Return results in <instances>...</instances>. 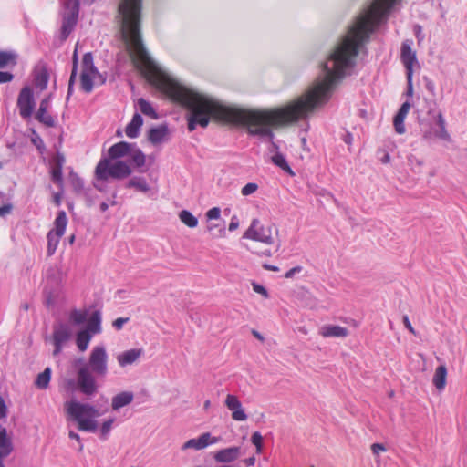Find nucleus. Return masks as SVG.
I'll return each mask as SVG.
<instances>
[{
    "mask_svg": "<svg viewBox=\"0 0 467 467\" xmlns=\"http://www.w3.org/2000/svg\"><path fill=\"white\" fill-rule=\"evenodd\" d=\"M411 105L409 101H405L400 108L399 111L397 112L400 115H402L404 117L407 116Z\"/></svg>",
    "mask_w": 467,
    "mask_h": 467,
    "instance_id": "3c124183",
    "label": "nucleus"
},
{
    "mask_svg": "<svg viewBox=\"0 0 467 467\" xmlns=\"http://www.w3.org/2000/svg\"><path fill=\"white\" fill-rule=\"evenodd\" d=\"M7 415V407L5 400L0 398V419L5 418Z\"/></svg>",
    "mask_w": 467,
    "mask_h": 467,
    "instance_id": "5fc2aeb1",
    "label": "nucleus"
},
{
    "mask_svg": "<svg viewBox=\"0 0 467 467\" xmlns=\"http://www.w3.org/2000/svg\"><path fill=\"white\" fill-rule=\"evenodd\" d=\"M169 130L166 125L151 128L148 131V140L153 145L161 144L168 140Z\"/></svg>",
    "mask_w": 467,
    "mask_h": 467,
    "instance_id": "f3484780",
    "label": "nucleus"
},
{
    "mask_svg": "<svg viewBox=\"0 0 467 467\" xmlns=\"http://www.w3.org/2000/svg\"><path fill=\"white\" fill-rule=\"evenodd\" d=\"M319 334L323 337H346L348 336V330L337 325H325L320 327Z\"/></svg>",
    "mask_w": 467,
    "mask_h": 467,
    "instance_id": "aec40b11",
    "label": "nucleus"
},
{
    "mask_svg": "<svg viewBox=\"0 0 467 467\" xmlns=\"http://www.w3.org/2000/svg\"><path fill=\"white\" fill-rule=\"evenodd\" d=\"M128 158L137 168H140L145 165L146 157L135 144L133 145V149L130 150Z\"/></svg>",
    "mask_w": 467,
    "mask_h": 467,
    "instance_id": "c85d7f7f",
    "label": "nucleus"
},
{
    "mask_svg": "<svg viewBox=\"0 0 467 467\" xmlns=\"http://www.w3.org/2000/svg\"><path fill=\"white\" fill-rule=\"evenodd\" d=\"M257 189H258V185L256 183L249 182L242 188L241 193L244 196H248V195L255 192L257 191Z\"/></svg>",
    "mask_w": 467,
    "mask_h": 467,
    "instance_id": "79ce46f5",
    "label": "nucleus"
},
{
    "mask_svg": "<svg viewBox=\"0 0 467 467\" xmlns=\"http://www.w3.org/2000/svg\"><path fill=\"white\" fill-rule=\"evenodd\" d=\"M137 104L142 114L151 118L152 119H158V114L152 105L146 99L140 98L138 99Z\"/></svg>",
    "mask_w": 467,
    "mask_h": 467,
    "instance_id": "2f4dec72",
    "label": "nucleus"
},
{
    "mask_svg": "<svg viewBox=\"0 0 467 467\" xmlns=\"http://www.w3.org/2000/svg\"><path fill=\"white\" fill-rule=\"evenodd\" d=\"M69 182L71 186L73 187L74 191L77 192H79L83 190L84 182L83 181L78 177V175L73 171L69 173Z\"/></svg>",
    "mask_w": 467,
    "mask_h": 467,
    "instance_id": "4c0bfd02",
    "label": "nucleus"
},
{
    "mask_svg": "<svg viewBox=\"0 0 467 467\" xmlns=\"http://www.w3.org/2000/svg\"><path fill=\"white\" fill-rule=\"evenodd\" d=\"M252 443L256 447V452L261 453L263 450V436L260 432L255 431L251 437Z\"/></svg>",
    "mask_w": 467,
    "mask_h": 467,
    "instance_id": "a19ab883",
    "label": "nucleus"
},
{
    "mask_svg": "<svg viewBox=\"0 0 467 467\" xmlns=\"http://www.w3.org/2000/svg\"><path fill=\"white\" fill-rule=\"evenodd\" d=\"M62 235H58L57 234H55L54 231H50L47 234V254L48 255H52L57 247V244H59L60 238Z\"/></svg>",
    "mask_w": 467,
    "mask_h": 467,
    "instance_id": "c9c22d12",
    "label": "nucleus"
},
{
    "mask_svg": "<svg viewBox=\"0 0 467 467\" xmlns=\"http://www.w3.org/2000/svg\"><path fill=\"white\" fill-rule=\"evenodd\" d=\"M412 75L407 74V96L411 97L413 95V86H412Z\"/></svg>",
    "mask_w": 467,
    "mask_h": 467,
    "instance_id": "8fccbe9b",
    "label": "nucleus"
},
{
    "mask_svg": "<svg viewBox=\"0 0 467 467\" xmlns=\"http://www.w3.org/2000/svg\"><path fill=\"white\" fill-rule=\"evenodd\" d=\"M72 333L73 331L69 325L66 323L56 325L53 332V341L65 343L71 337Z\"/></svg>",
    "mask_w": 467,
    "mask_h": 467,
    "instance_id": "412c9836",
    "label": "nucleus"
},
{
    "mask_svg": "<svg viewBox=\"0 0 467 467\" xmlns=\"http://www.w3.org/2000/svg\"><path fill=\"white\" fill-rule=\"evenodd\" d=\"M101 314L99 310L94 311L88 320L87 329L89 333L100 332Z\"/></svg>",
    "mask_w": 467,
    "mask_h": 467,
    "instance_id": "bb28decb",
    "label": "nucleus"
},
{
    "mask_svg": "<svg viewBox=\"0 0 467 467\" xmlns=\"http://www.w3.org/2000/svg\"><path fill=\"white\" fill-rule=\"evenodd\" d=\"M114 421H115V419L110 418L102 423V425L100 427V436L102 439L106 440L108 438Z\"/></svg>",
    "mask_w": 467,
    "mask_h": 467,
    "instance_id": "ea45409f",
    "label": "nucleus"
},
{
    "mask_svg": "<svg viewBox=\"0 0 467 467\" xmlns=\"http://www.w3.org/2000/svg\"><path fill=\"white\" fill-rule=\"evenodd\" d=\"M100 77L94 66L91 53H86L82 58V71L80 75V86L84 92L90 93L96 78Z\"/></svg>",
    "mask_w": 467,
    "mask_h": 467,
    "instance_id": "0eeeda50",
    "label": "nucleus"
},
{
    "mask_svg": "<svg viewBox=\"0 0 467 467\" xmlns=\"http://www.w3.org/2000/svg\"><path fill=\"white\" fill-rule=\"evenodd\" d=\"M65 410L69 420L78 423V429L82 431L95 432L98 429L96 418L101 413L90 403L70 400L64 404Z\"/></svg>",
    "mask_w": 467,
    "mask_h": 467,
    "instance_id": "7ed1b4c3",
    "label": "nucleus"
},
{
    "mask_svg": "<svg viewBox=\"0 0 467 467\" xmlns=\"http://www.w3.org/2000/svg\"><path fill=\"white\" fill-rule=\"evenodd\" d=\"M13 451L11 439L7 436L5 428L0 427V453L7 457Z\"/></svg>",
    "mask_w": 467,
    "mask_h": 467,
    "instance_id": "393cba45",
    "label": "nucleus"
},
{
    "mask_svg": "<svg viewBox=\"0 0 467 467\" xmlns=\"http://www.w3.org/2000/svg\"><path fill=\"white\" fill-rule=\"evenodd\" d=\"M220 440V437H214L212 436L210 432H204L201 434L198 438L190 439L186 442H184L182 446V450L186 451L189 449H193L196 451H200L205 449L209 445L219 442Z\"/></svg>",
    "mask_w": 467,
    "mask_h": 467,
    "instance_id": "9d476101",
    "label": "nucleus"
},
{
    "mask_svg": "<svg viewBox=\"0 0 467 467\" xmlns=\"http://www.w3.org/2000/svg\"><path fill=\"white\" fill-rule=\"evenodd\" d=\"M403 324L406 327V328L412 334H416L413 327L411 326V323L407 316L403 317Z\"/></svg>",
    "mask_w": 467,
    "mask_h": 467,
    "instance_id": "bf43d9fd",
    "label": "nucleus"
},
{
    "mask_svg": "<svg viewBox=\"0 0 467 467\" xmlns=\"http://www.w3.org/2000/svg\"><path fill=\"white\" fill-rule=\"evenodd\" d=\"M424 80V83H425V88L426 90L431 94L432 95L433 97L436 96V88H435V84L434 82L430 79L429 78L425 77L423 78Z\"/></svg>",
    "mask_w": 467,
    "mask_h": 467,
    "instance_id": "37998d69",
    "label": "nucleus"
},
{
    "mask_svg": "<svg viewBox=\"0 0 467 467\" xmlns=\"http://www.w3.org/2000/svg\"><path fill=\"white\" fill-rule=\"evenodd\" d=\"M142 354L143 350L141 348H132L118 355L117 360L119 365L124 368L128 365L133 364L141 357Z\"/></svg>",
    "mask_w": 467,
    "mask_h": 467,
    "instance_id": "a211bd4d",
    "label": "nucleus"
},
{
    "mask_svg": "<svg viewBox=\"0 0 467 467\" xmlns=\"http://www.w3.org/2000/svg\"><path fill=\"white\" fill-rule=\"evenodd\" d=\"M61 195H62V192H57L54 194L53 196V199H54V202L56 203V205L59 206L60 203H61Z\"/></svg>",
    "mask_w": 467,
    "mask_h": 467,
    "instance_id": "e2e57ef3",
    "label": "nucleus"
},
{
    "mask_svg": "<svg viewBox=\"0 0 467 467\" xmlns=\"http://www.w3.org/2000/svg\"><path fill=\"white\" fill-rule=\"evenodd\" d=\"M131 172L132 170L127 161L111 162L110 160L104 158L96 166L95 178L98 181H107L109 177L120 180L129 177Z\"/></svg>",
    "mask_w": 467,
    "mask_h": 467,
    "instance_id": "39448f33",
    "label": "nucleus"
},
{
    "mask_svg": "<svg viewBox=\"0 0 467 467\" xmlns=\"http://www.w3.org/2000/svg\"><path fill=\"white\" fill-rule=\"evenodd\" d=\"M91 340V334L88 330H81L77 334L76 343L78 349L84 352Z\"/></svg>",
    "mask_w": 467,
    "mask_h": 467,
    "instance_id": "72a5a7b5",
    "label": "nucleus"
},
{
    "mask_svg": "<svg viewBox=\"0 0 467 467\" xmlns=\"http://www.w3.org/2000/svg\"><path fill=\"white\" fill-rule=\"evenodd\" d=\"M263 267L266 270H270V271H274V272H277L279 271V268L275 265H268V264H265L263 265Z\"/></svg>",
    "mask_w": 467,
    "mask_h": 467,
    "instance_id": "69168bd1",
    "label": "nucleus"
},
{
    "mask_svg": "<svg viewBox=\"0 0 467 467\" xmlns=\"http://www.w3.org/2000/svg\"><path fill=\"white\" fill-rule=\"evenodd\" d=\"M239 226V222L236 216H233L231 222L229 223V231L233 232L236 230Z\"/></svg>",
    "mask_w": 467,
    "mask_h": 467,
    "instance_id": "13d9d810",
    "label": "nucleus"
},
{
    "mask_svg": "<svg viewBox=\"0 0 467 467\" xmlns=\"http://www.w3.org/2000/svg\"><path fill=\"white\" fill-rule=\"evenodd\" d=\"M72 62H73V67H72L71 73H75V75L77 76V71H78V54H77V50H75V52L73 54Z\"/></svg>",
    "mask_w": 467,
    "mask_h": 467,
    "instance_id": "052dcab7",
    "label": "nucleus"
},
{
    "mask_svg": "<svg viewBox=\"0 0 467 467\" xmlns=\"http://www.w3.org/2000/svg\"><path fill=\"white\" fill-rule=\"evenodd\" d=\"M180 220L188 227L194 228L198 224V219L189 211L182 210L179 213Z\"/></svg>",
    "mask_w": 467,
    "mask_h": 467,
    "instance_id": "f704fd0d",
    "label": "nucleus"
},
{
    "mask_svg": "<svg viewBox=\"0 0 467 467\" xmlns=\"http://www.w3.org/2000/svg\"><path fill=\"white\" fill-rule=\"evenodd\" d=\"M301 271H302L301 266H295L285 274V277L292 278L296 274L300 273Z\"/></svg>",
    "mask_w": 467,
    "mask_h": 467,
    "instance_id": "864d4df0",
    "label": "nucleus"
},
{
    "mask_svg": "<svg viewBox=\"0 0 467 467\" xmlns=\"http://www.w3.org/2000/svg\"><path fill=\"white\" fill-rule=\"evenodd\" d=\"M51 368H46L43 372L39 373L35 380V386L39 389H46L49 386L51 379Z\"/></svg>",
    "mask_w": 467,
    "mask_h": 467,
    "instance_id": "cd10ccee",
    "label": "nucleus"
},
{
    "mask_svg": "<svg viewBox=\"0 0 467 467\" xmlns=\"http://www.w3.org/2000/svg\"><path fill=\"white\" fill-rule=\"evenodd\" d=\"M65 162V158L62 154L57 153L54 158L52 166H51V180L54 183L57 184V186L62 189L63 188V175L62 169Z\"/></svg>",
    "mask_w": 467,
    "mask_h": 467,
    "instance_id": "2eb2a0df",
    "label": "nucleus"
},
{
    "mask_svg": "<svg viewBox=\"0 0 467 467\" xmlns=\"http://www.w3.org/2000/svg\"><path fill=\"white\" fill-rule=\"evenodd\" d=\"M241 455V448L234 446L218 451L214 455L217 462H232Z\"/></svg>",
    "mask_w": 467,
    "mask_h": 467,
    "instance_id": "dca6fc26",
    "label": "nucleus"
},
{
    "mask_svg": "<svg viewBox=\"0 0 467 467\" xmlns=\"http://www.w3.org/2000/svg\"><path fill=\"white\" fill-rule=\"evenodd\" d=\"M130 321L129 317H119L113 322V327L117 330H120L125 324H127Z\"/></svg>",
    "mask_w": 467,
    "mask_h": 467,
    "instance_id": "de8ad7c7",
    "label": "nucleus"
},
{
    "mask_svg": "<svg viewBox=\"0 0 467 467\" xmlns=\"http://www.w3.org/2000/svg\"><path fill=\"white\" fill-rule=\"evenodd\" d=\"M49 76L47 69L44 67H37L35 70V86L40 90H44L47 87Z\"/></svg>",
    "mask_w": 467,
    "mask_h": 467,
    "instance_id": "5701e85b",
    "label": "nucleus"
},
{
    "mask_svg": "<svg viewBox=\"0 0 467 467\" xmlns=\"http://www.w3.org/2000/svg\"><path fill=\"white\" fill-rule=\"evenodd\" d=\"M426 108V119H438V115H443L442 111L439 109V103L435 98L424 99Z\"/></svg>",
    "mask_w": 467,
    "mask_h": 467,
    "instance_id": "a878e982",
    "label": "nucleus"
},
{
    "mask_svg": "<svg viewBox=\"0 0 467 467\" xmlns=\"http://www.w3.org/2000/svg\"><path fill=\"white\" fill-rule=\"evenodd\" d=\"M405 118L406 117L400 115L398 113L394 117L393 125H394L395 131L398 134H403L406 131L405 125H404Z\"/></svg>",
    "mask_w": 467,
    "mask_h": 467,
    "instance_id": "58836bf2",
    "label": "nucleus"
},
{
    "mask_svg": "<svg viewBox=\"0 0 467 467\" xmlns=\"http://www.w3.org/2000/svg\"><path fill=\"white\" fill-rule=\"evenodd\" d=\"M400 59L406 68L407 74H413V67L418 64L416 53L411 48V41L406 40L400 48Z\"/></svg>",
    "mask_w": 467,
    "mask_h": 467,
    "instance_id": "9b49d317",
    "label": "nucleus"
},
{
    "mask_svg": "<svg viewBox=\"0 0 467 467\" xmlns=\"http://www.w3.org/2000/svg\"><path fill=\"white\" fill-rule=\"evenodd\" d=\"M14 78L13 74L9 72L0 71V84L12 81Z\"/></svg>",
    "mask_w": 467,
    "mask_h": 467,
    "instance_id": "09e8293b",
    "label": "nucleus"
},
{
    "mask_svg": "<svg viewBox=\"0 0 467 467\" xmlns=\"http://www.w3.org/2000/svg\"><path fill=\"white\" fill-rule=\"evenodd\" d=\"M244 464L249 467L254 465L255 458L254 457H249L244 461Z\"/></svg>",
    "mask_w": 467,
    "mask_h": 467,
    "instance_id": "0e129e2a",
    "label": "nucleus"
},
{
    "mask_svg": "<svg viewBox=\"0 0 467 467\" xmlns=\"http://www.w3.org/2000/svg\"><path fill=\"white\" fill-rule=\"evenodd\" d=\"M252 286L254 292L262 295L265 298H267L269 296L267 290L263 285L257 283H253Z\"/></svg>",
    "mask_w": 467,
    "mask_h": 467,
    "instance_id": "a18cd8bd",
    "label": "nucleus"
},
{
    "mask_svg": "<svg viewBox=\"0 0 467 467\" xmlns=\"http://www.w3.org/2000/svg\"><path fill=\"white\" fill-rule=\"evenodd\" d=\"M143 124V119L139 113H135L125 129L126 135L130 139H135L140 135V128Z\"/></svg>",
    "mask_w": 467,
    "mask_h": 467,
    "instance_id": "4be33fe9",
    "label": "nucleus"
},
{
    "mask_svg": "<svg viewBox=\"0 0 467 467\" xmlns=\"http://www.w3.org/2000/svg\"><path fill=\"white\" fill-rule=\"evenodd\" d=\"M220 215H221V210L219 207H213L206 213V217L208 220L219 219Z\"/></svg>",
    "mask_w": 467,
    "mask_h": 467,
    "instance_id": "c03bdc74",
    "label": "nucleus"
},
{
    "mask_svg": "<svg viewBox=\"0 0 467 467\" xmlns=\"http://www.w3.org/2000/svg\"><path fill=\"white\" fill-rule=\"evenodd\" d=\"M77 389L88 397L94 396L99 389V380L107 377L109 372L108 353L104 346H96L90 351L88 360L80 358L74 361ZM68 385L75 382L68 380Z\"/></svg>",
    "mask_w": 467,
    "mask_h": 467,
    "instance_id": "f03ea898",
    "label": "nucleus"
},
{
    "mask_svg": "<svg viewBox=\"0 0 467 467\" xmlns=\"http://www.w3.org/2000/svg\"><path fill=\"white\" fill-rule=\"evenodd\" d=\"M54 224V233L57 234L58 235H63L65 234L66 227L67 224V217L64 211L58 212L57 218L55 219Z\"/></svg>",
    "mask_w": 467,
    "mask_h": 467,
    "instance_id": "7c9ffc66",
    "label": "nucleus"
},
{
    "mask_svg": "<svg viewBox=\"0 0 467 467\" xmlns=\"http://www.w3.org/2000/svg\"><path fill=\"white\" fill-rule=\"evenodd\" d=\"M371 451L375 456H379L380 452L387 451V448L382 443H373L371 445Z\"/></svg>",
    "mask_w": 467,
    "mask_h": 467,
    "instance_id": "49530a36",
    "label": "nucleus"
},
{
    "mask_svg": "<svg viewBox=\"0 0 467 467\" xmlns=\"http://www.w3.org/2000/svg\"><path fill=\"white\" fill-rule=\"evenodd\" d=\"M382 163H389L390 161V156L388 152H384L383 157L380 159Z\"/></svg>",
    "mask_w": 467,
    "mask_h": 467,
    "instance_id": "338daca9",
    "label": "nucleus"
},
{
    "mask_svg": "<svg viewBox=\"0 0 467 467\" xmlns=\"http://www.w3.org/2000/svg\"><path fill=\"white\" fill-rule=\"evenodd\" d=\"M101 181H98L96 179V182H94V186L96 189H98L99 191L100 192H103L104 191V186L102 185V183H100Z\"/></svg>",
    "mask_w": 467,
    "mask_h": 467,
    "instance_id": "774afa93",
    "label": "nucleus"
},
{
    "mask_svg": "<svg viewBox=\"0 0 467 467\" xmlns=\"http://www.w3.org/2000/svg\"><path fill=\"white\" fill-rule=\"evenodd\" d=\"M447 368L445 365L439 366L433 375L432 383L438 390H442L446 385Z\"/></svg>",
    "mask_w": 467,
    "mask_h": 467,
    "instance_id": "b1692460",
    "label": "nucleus"
},
{
    "mask_svg": "<svg viewBox=\"0 0 467 467\" xmlns=\"http://www.w3.org/2000/svg\"><path fill=\"white\" fill-rule=\"evenodd\" d=\"M17 106L22 118L27 119L32 116L35 101L30 88L25 87L21 89L17 99Z\"/></svg>",
    "mask_w": 467,
    "mask_h": 467,
    "instance_id": "1a4fd4ad",
    "label": "nucleus"
},
{
    "mask_svg": "<svg viewBox=\"0 0 467 467\" xmlns=\"http://www.w3.org/2000/svg\"><path fill=\"white\" fill-rule=\"evenodd\" d=\"M64 343H58L57 341H54V345H55V349H54V352L53 354L56 356L57 354L60 353L61 349H62V346H63Z\"/></svg>",
    "mask_w": 467,
    "mask_h": 467,
    "instance_id": "680f3d73",
    "label": "nucleus"
},
{
    "mask_svg": "<svg viewBox=\"0 0 467 467\" xmlns=\"http://www.w3.org/2000/svg\"><path fill=\"white\" fill-rule=\"evenodd\" d=\"M421 137L426 141L440 140L448 143L452 141L447 130L446 120L443 115H438V119H419Z\"/></svg>",
    "mask_w": 467,
    "mask_h": 467,
    "instance_id": "20e7f679",
    "label": "nucleus"
},
{
    "mask_svg": "<svg viewBox=\"0 0 467 467\" xmlns=\"http://www.w3.org/2000/svg\"><path fill=\"white\" fill-rule=\"evenodd\" d=\"M13 206L11 204H5L0 207V216H5L11 213Z\"/></svg>",
    "mask_w": 467,
    "mask_h": 467,
    "instance_id": "4d7b16f0",
    "label": "nucleus"
},
{
    "mask_svg": "<svg viewBox=\"0 0 467 467\" xmlns=\"http://www.w3.org/2000/svg\"><path fill=\"white\" fill-rule=\"evenodd\" d=\"M243 238L251 239L265 244H273L275 239L270 227H265L258 219H253L250 226L244 232Z\"/></svg>",
    "mask_w": 467,
    "mask_h": 467,
    "instance_id": "6e6552de",
    "label": "nucleus"
},
{
    "mask_svg": "<svg viewBox=\"0 0 467 467\" xmlns=\"http://www.w3.org/2000/svg\"><path fill=\"white\" fill-rule=\"evenodd\" d=\"M69 319L75 325H81L87 320V313L85 311L74 309L70 312Z\"/></svg>",
    "mask_w": 467,
    "mask_h": 467,
    "instance_id": "e433bc0d",
    "label": "nucleus"
},
{
    "mask_svg": "<svg viewBox=\"0 0 467 467\" xmlns=\"http://www.w3.org/2000/svg\"><path fill=\"white\" fill-rule=\"evenodd\" d=\"M68 436H69V438L76 440L79 443L78 451H83V444L81 443V440H80L79 435L78 433L74 432L73 431H69Z\"/></svg>",
    "mask_w": 467,
    "mask_h": 467,
    "instance_id": "6e6d98bb",
    "label": "nucleus"
},
{
    "mask_svg": "<svg viewBox=\"0 0 467 467\" xmlns=\"http://www.w3.org/2000/svg\"><path fill=\"white\" fill-rule=\"evenodd\" d=\"M134 400V394L131 391H122L111 399V409L114 411L119 410L121 408L130 405Z\"/></svg>",
    "mask_w": 467,
    "mask_h": 467,
    "instance_id": "6ab92c4d",
    "label": "nucleus"
},
{
    "mask_svg": "<svg viewBox=\"0 0 467 467\" xmlns=\"http://www.w3.org/2000/svg\"><path fill=\"white\" fill-rule=\"evenodd\" d=\"M77 76L75 73H71L69 81H68V91H67V99L72 95L73 93V87L76 80Z\"/></svg>",
    "mask_w": 467,
    "mask_h": 467,
    "instance_id": "603ef678",
    "label": "nucleus"
},
{
    "mask_svg": "<svg viewBox=\"0 0 467 467\" xmlns=\"http://www.w3.org/2000/svg\"><path fill=\"white\" fill-rule=\"evenodd\" d=\"M397 0H374L354 23L321 65V74L299 97L281 108L273 109H244L226 106L206 95L196 92L171 78L149 56L140 35L142 0H120L118 18L120 34L127 51L135 65L148 80L190 110L188 129L197 125L208 126L210 118L246 127L249 134L272 140V127H279L306 119L317 109L324 106L331 98L337 83L355 66L358 52L370 35L386 22L388 14ZM277 145L271 141L273 163L290 175H294L285 156L275 151Z\"/></svg>",
    "mask_w": 467,
    "mask_h": 467,
    "instance_id": "f257e3e1",
    "label": "nucleus"
},
{
    "mask_svg": "<svg viewBox=\"0 0 467 467\" xmlns=\"http://www.w3.org/2000/svg\"><path fill=\"white\" fill-rule=\"evenodd\" d=\"M225 406L232 411V418L237 421H244L247 419V415L242 408V403L237 396L228 394L224 401Z\"/></svg>",
    "mask_w": 467,
    "mask_h": 467,
    "instance_id": "f8f14e48",
    "label": "nucleus"
},
{
    "mask_svg": "<svg viewBox=\"0 0 467 467\" xmlns=\"http://www.w3.org/2000/svg\"><path fill=\"white\" fill-rule=\"evenodd\" d=\"M134 143L120 141L112 145L108 150V158L110 161H115L119 158L128 157L130 150L133 149Z\"/></svg>",
    "mask_w": 467,
    "mask_h": 467,
    "instance_id": "4468645a",
    "label": "nucleus"
},
{
    "mask_svg": "<svg viewBox=\"0 0 467 467\" xmlns=\"http://www.w3.org/2000/svg\"><path fill=\"white\" fill-rule=\"evenodd\" d=\"M50 100L51 95L43 99L36 114V119L47 127H54L56 125L54 118L47 112L50 106Z\"/></svg>",
    "mask_w": 467,
    "mask_h": 467,
    "instance_id": "ddd939ff",
    "label": "nucleus"
},
{
    "mask_svg": "<svg viewBox=\"0 0 467 467\" xmlns=\"http://www.w3.org/2000/svg\"><path fill=\"white\" fill-rule=\"evenodd\" d=\"M17 55L13 51H0V68L16 65Z\"/></svg>",
    "mask_w": 467,
    "mask_h": 467,
    "instance_id": "c756f323",
    "label": "nucleus"
},
{
    "mask_svg": "<svg viewBox=\"0 0 467 467\" xmlns=\"http://www.w3.org/2000/svg\"><path fill=\"white\" fill-rule=\"evenodd\" d=\"M78 0H63L61 38L66 40L73 31L78 16Z\"/></svg>",
    "mask_w": 467,
    "mask_h": 467,
    "instance_id": "423d86ee",
    "label": "nucleus"
},
{
    "mask_svg": "<svg viewBox=\"0 0 467 467\" xmlns=\"http://www.w3.org/2000/svg\"><path fill=\"white\" fill-rule=\"evenodd\" d=\"M127 188H134L139 192H147L150 191V186L147 183L146 180L142 177H133L131 178L127 185Z\"/></svg>",
    "mask_w": 467,
    "mask_h": 467,
    "instance_id": "473e14b6",
    "label": "nucleus"
}]
</instances>
